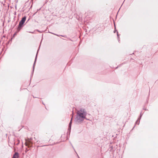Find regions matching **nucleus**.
I'll use <instances>...</instances> for the list:
<instances>
[{"label":"nucleus","mask_w":158,"mask_h":158,"mask_svg":"<svg viewBox=\"0 0 158 158\" xmlns=\"http://www.w3.org/2000/svg\"><path fill=\"white\" fill-rule=\"evenodd\" d=\"M142 114H141V113H140V118H138V120L136 121V122H135V124H138V125L139 124V121L138 123V120H140L142 116Z\"/></svg>","instance_id":"5"},{"label":"nucleus","mask_w":158,"mask_h":158,"mask_svg":"<svg viewBox=\"0 0 158 158\" xmlns=\"http://www.w3.org/2000/svg\"><path fill=\"white\" fill-rule=\"evenodd\" d=\"M39 49H38V51H37L38 52L39 51Z\"/></svg>","instance_id":"11"},{"label":"nucleus","mask_w":158,"mask_h":158,"mask_svg":"<svg viewBox=\"0 0 158 158\" xmlns=\"http://www.w3.org/2000/svg\"><path fill=\"white\" fill-rule=\"evenodd\" d=\"M37 54H37H36V57H35V62H34V65H33V72L34 71V64H35V63L36 59Z\"/></svg>","instance_id":"8"},{"label":"nucleus","mask_w":158,"mask_h":158,"mask_svg":"<svg viewBox=\"0 0 158 158\" xmlns=\"http://www.w3.org/2000/svg\"><path fill=\"white\" fill-rule=\"evenodd\" d=\"M19 153L17 152H15L12 158H18Z\"/></svg>","instance_id":"4"},{"label":"nucleus","mask_w":158,"mask_h":158,"mask_svg":"<svg viewBox=\"0 0 158 158\" xmlns=\"http://www.w3.org/2000/svg\"><path fill=\"white\" fill-rule=\"evenodd\" d=\"M26 16L23 17L21 20L20 21L18 27L17 28V31L18 32L24 26V23L26 21Z\"/></svg>","instance_id":"2"},{"label":"nucleus","mask_w":158,"mask_h":158,"mask_svg":"<svg viewBox=\"0 0 158 158\" xmlns=\"http://www.w3.org/2000/svg\"><path fill=\"white\" fill-rule=\"evenodd\" d=\"M114 26H115V25H114ZM116 31H117V36H118V39L119 35L118 34V32L117 31V30H116V29H115L114 30V33H115Z\"/></svg>","instance_id":"7"},{"label":"nucleus","mask_w":158,"mask_h":158,"mask_svg":"<svg viewBox=\"0 0 158 158\" xmlns=\"http://www.w3.org/2000/svg\"><path fill=\"white\" fill-rule=\"evenodd\" d=\"M72 118H71V121L69 123V127L68 128V130H69L70 131V129H71V124H72Z\"/></svg>","instance_id":"6"},{"label":"nucleus","mask_w":158,"mask_h":158,"mask_svg":"<svg viewBox=\"0 0 158 158\" xmlns=\"http://www.w3.org/2000/svg\"><path fill=\"white\" fill-rule=\"evenodd\" d=\"M87 113L84 109H81L77 112L76 118L78 122L82 121L86 117Z\"/></svg>","instance_id":"1"},{"label":"nucleus","mask_w":158,"mask_h":158,"mask_svg":"<svg viewBox=\"0 0 158 158\" xmlns=\"http://www.w3.org/2000/svg\"><path fill=\"white\" fill-rule=\"evenodd\" d=\"M43 104H44V105H45V104H44V103L43 102Z\"/></svg>","instance_id":"10"},{"label":"nucleus","mask_w":158,"mask_h":158,"mask_svg":"<svg viewBox=\"0 0 158 158\" xmlns=\"http://www.w3.org/2000/svg\"><path fill=\"white\" fill-rule=\"evenodd\" d=\"M49 32V33H52V34H54V35H57V36H58V35H56V34H54V33H52V32Z\"/></svg>","instance_id":"9"},{"label":"nucleus","mask_w":158,"mask_h":158,"mask_svg":"<svg viewBox=\"0 0 158 158\" xmlns=\"http://www.w3.org/2000/svg\"><path fill=\"white\" fill-rule=\"evenodd\" d=\"M26 145L28 147H30L32 146V143L30 140H26L25 142Z\"/></svg>","instance_id":"3"}]
</instances>
